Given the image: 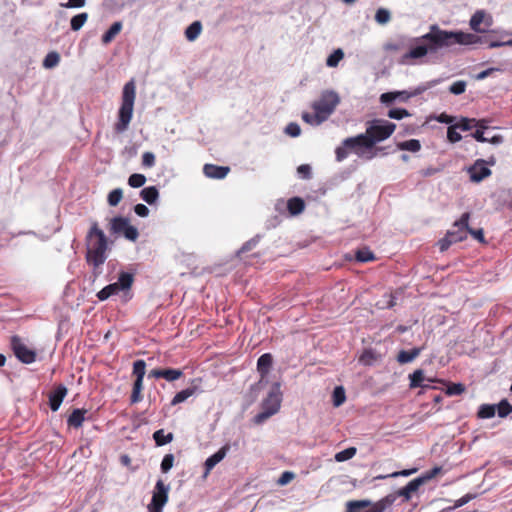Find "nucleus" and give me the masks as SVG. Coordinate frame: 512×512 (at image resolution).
Segmentation results:
<instances>
[{"label":"nucleus","mask_w":512,"mask_h":512,"mask_svg":"<svg viewBox=\"0 0 512 512\" xmlns=\"http://www.w3.org/2000/svg\"><path fill=\"white\" fill-rule=\"evenodd\" d=\"M481 40V37L474 33L444 30L433 24L427 33L410 40L409 50L401 56L400 63L414 64L425 57H434L451 51L456 45L472 46L481 43Z\"/></svg>","instance_id":"1"},{"label":"nucleus","mask_w":512,"mask_h":512,"mask_svg":"<svg viewBox=\"0 0 512 512\" xmlns=\"http://www.w3.org/2000/svg\"><path fill=\"white\" fill-rule=\"evenodd\" d=\"M396 129V125L388 120L373 119L367 122L365 133L354 137H349L347 143L354 142L360 147H364L366 153L371 155V160L375 158L379 152H383V148L375 147L379 142L388 139Z\"/></svg>","instance_id":"2"},{"label":"nucleus","mask_w":512,"mask_h":512,"mask_svg":"<svg viewBox=\"0 0 512 512\" xmlns=\"http://www.w3.org/2000/svg\"><path fill=\"white\" fill-rule=\"evenodd\" d=\"M340 103V96L333 90L323 91L312 104L313 112H303L302 120L311 125L319 126L334 113Z\"/></svg>","instance_id":"3"},{"label":"nucleus","mask_w":512,"mask_h":512,"mask_svg":"<svg viewBox=\"0 0 512 512\" xmlns=\"http://www.w3.org/2000/svg\"><path fill=\"white\" fill-rule=\"evenodd\" d=\"M135 99L136 83L134 79H131L122 89L121 104L117 112V120L113 127L116 133L122 134L128 130L133 117Z\"/></svg>","instance_id":"4"},{"label":"nucleus","mask_w":512,"mask_h":512,"mask_svg":"<svg viewBox=\"0 0 512 512\" xmlns=\"http://www.w3.org/2000/svg\"><path fill=\"white\" fill-rule=\"evenodd\" d=\"M108 248L105 233L94 222L87 234V261L93 265L94 270L98 269L107 259Z\"/></svg>","instance_id":"5"},{"label":"nucleus","mask_w":512,"mask_h":512,"mask_svg":"<svg viewBox=\"0 0 512 512\" xmlns=\"http://www.w3.org/2000/svg\"><path fill=\"white\" fill-rule=\"evenodd\" d=\"M134 282V276L129 272H121L118 280L105 286L97 293V298L100 301H105L111 296L123 294L124 301H128L131 298V286Z\"/></svg>","instance_id":"6"},{"label":"nucleus","mask_w":512,"mask_h":512,"mask_svg":"<svg viewBox=\"0 0 512 512\" xmlns=\"http://www.w3.org/2000/svg\"><path fill=\"white\" fill-rule=\"evenodd\" d=\"M282 394L280 391V384L275 383L267 397L262 402V411L254 417L256 424L263 423L266 419L276 414L281 405Z\"/></svg>","instance_id":"7"},{"label":"nucleus","mask_w":512,"mask_h":512,"mask_svg":"<svg viewBox=\"0 0 512 512\" xmlns=\"http://www.w3.org/2000/svg\"><path fill=\"white\" fill-rule=\"evenodd\" d=\"M348 140L349 138H346L342 142V145L337 147L335 150L336 160L338 162H341L344 159H346L349 152L356 154L361 159L371 160V155H368L366 153L365 149H363L364 147H360L358 146V144H355L354 142L347 143Z\"/></svg>","instance_id":"8"},{"label":"nucleus","mask_w":512,"mask_h":512,"mask_svg":"<svg viewBox=\"0 0 512 512\" xmlns=\"http://www.w3.org/2000/svg\"><path fill=\"white\" fill-rule=\"evenodd\" d=\"M169 489V485H166L162 480H158L148 506L163 511L164 506L168 502Z\"/></svg>","instance_id":"9"},{"label":"nucleus","mask_w":512,"mask_h":512,"mask_svg":"<svg viewBox=\"0 0 512 512\" xmlns=\"http://www.w3.org/2000/svg\"><path fill=\"white\" fill-rule=\"evenodd\" d=\"M11 346L16 357L23 363L31 364L35 361L36 354L33 350L27 348L18 336L11 338Z\"/></svg>","instance_id":"10"},{"label":"nucleus","mask_w":512,"mask_h":512,"mask_svg":"<svg viewBox=\"0 0 512 512\" xmlns=\"http://www.w3.org/2000/svg\"><path fill=\"white\" fill-rule=\"evenodd\" d=\"M385 505L382 502L372 504L368 500L349 501L346 512H383Z\"/></svg>","instance_id":"11"},{"label":"nucleus","mask_w":512,"mask_h":512,"mask_svg":"<svg viewBox=\"0 0 512 512\" xmlns=\"http://www.w3.org/2000/svg\"><path fill=\"white\" fill-rule=\"evenodd\" d=\"M470 218V214L468 212L464 213L461 218L454 223V229L448 231L453 234L452 241L455 243L461 242L467 237L468 232V221Z\"/></svg>","instance_id":"12"},{"label":"nucleus","mask_w":512,"mask_h":512,"mask_svg":"<svg viewBox=\"0 0 512 512\" xmlns=\"http://www.w3.org/2000/svg\"><path fill=\"white\" fill-rule=\"evenodd\" d=\"M468 173L472 182H481L491 175V170L487 167L484 160H477L469 169Z\"/></svg>","instance_id":"13"},{"label":"nucleus","mask_w":512,"mask_h":512,"mask_svg":"<svg viewBox=\"0 0 512 512\" xmlns=\"http://www.w3.org/2000/svg\"><path fill=\"white\" fill-rule=\"evenodd\" d=\"M230 450V445L225 444L223 447H221L216 453L208 457L205 461V474L204 476H207L210 471L219 463L221 462L225 456L227 455L228 451Z\"/></svg>","instance_id":"14"},{"label":"nucleus","mask_w":512,"mask_h":512,"mask_svg":"<svg viewBox=\"0 0 512 512\" xmlns=\"http://www.w3.org/2000/svg\"><path fill=\"white\" fill-rule=\"evenodd\" d=\"M67 394L64 385H58L49 395V405L52 411H57Z\"/></svg>","instance_id":"15"},{"label":"nucleus","mask_w":512,"mask_h":512,"mask_svg":"<svg viewBox=\"0 0 512 512\" xmlns=\"http://www.w3.org/2000/svg\"><path fill=\"white\" fill-rule=\"evenodd\" d=\"M229 167L218 166L214 164H205L203 167V173L206 177L212 179H223L229 173Z\"/></svg>","instance_id":"16"},{"label":"nucleus","mask_w":512,"mask_h":512,"mask_svg":"<svg viewBox=\"0 0 512 512\" xmlns=\"http://www.w3.org/2000/svg\"><path fill=\"white\" fill-rule=\"evenodd\" d=\"M198 380H193L192 385L186 389L181 390L180 392L176 393L171 401V405L175 406L178 405L184 401H186L189 397L195 395L200 391L199 386L195 383Z\"/></svg>","instance_id":"17"},{"label":"nucleus","mask_w":512,"mask_h":512,"mask_svg":"<svg viewBox=\"0 0 512 512\" xmlns=\"http://www.w3.org/2000/svg\"><path fill=\"white\" fill-rule=\"evenodd\" d=\"M273 363L272 355L265 353L258 358L257 371L261 376V381L268 375Z\"/></svg>","instance_id":"18"},{"label":"nucleus","mask_w":512,"mask_h":512,"mask_svg":"<svg viewBox=\"0 0 512 512\" xmlns=\"http://www.w3.org/2000/svg\"><path fill=\"white\" fill-rule=\"evenodd\" d=\"M286 208L291 216H296L301 214L305 209L304 200L300 197L290 198L286 202Z\"/></svg>","instance_id":"19"},{"label":"nucleus","mask_w":512,"mask_h":512,"mask_svg":"<svg viewBox=\"0 0 512 512\" xmlns=\"http://www.w3.org/2000/svg\"><path fill=\"white\" fill-rule=\"evenodd\" d=\"M424 482V477H418L416 479L411 480L405 487H403L399 491V495L405 497L406 499H410L412 493L416 492Z\"/></svg>","instance_id":"20"},{"label":"nucleus","mask_w":512,"mask_h":512,"mask_svg":"<svg viewBox=\"0 0 512 512\" xmlns=\"http://www.w3.org/2000/svg\"><path fill=\"white\" fill-rule=\"evenodd\" d=\"M486 13L483 10H477L469 21L470 28L476 33L485 32V29L481 28V24L484 22Z\"/></svg>","instance_id":"21"},{"label":"nucleus","mask_w":512,"mask_h":512,"mask_svg":"<svg viewBox=\"0 0 512 512\" xmlns=\"http://www.w3.org/2000/svg\"><path fill=\"white\" fill-rule=\"evenodd\" d=\"M422 348H413L409 351L401 350L397 356V361L400 364H407L416 359L421 353Z\"/></svg>","instance_id":"22"},{"label":"nucleus","mask_w":512,"mask_h":512,"mask_svg":"<svg viewBox=\"0 0 512 512\" xmlns=\"http://www.w3.org/2000/svg\"><path fill=\"white\" fill-rule=\"evenodd\" d=\"M141 198L149 205L154 204L159 198V191L155 186L145 187L140 192Z\"/></svg>","instance_id":"23"},{"label":"nucleus","mask_w":512,"mask_h":512,"mask_svg":"<svg viewBox=\"0 0 512 512\" xmlns=\"http://www.w3.org/2000/svg\"><path fill=\"white\" fill-rule=\"evenodd\" d=\"M410 387L416 388V387H422V388H428L430 387V384L424 383L425 376L424 372L420 369L415 370L410 376Z\"/></svg>","instance_id":"24"},{"label":"nucleus","mask_w":512,"mask_h":512,"mask_svg":"<svg viewBox=\"0 0 512 512\" xmlns=\"http://www.w3.org/2000/svg\"><path fill=\"white\" fill-rule=\"evenodd\" d=\"M85 410L75 409L68 418V424L72 427L79 428L85 420Z\"/></svg>","instance_id":"25"},{"label":"nucleus","mask_w":512,"mask_h":512,"mask_svg":"<svg viewBox=\"0 0 512 512\" xmlns=\"http://www.w3.org/2000/svg\"><path fill=\"white\" fill-rule=\"evenodd\" d=\"M121 29H122V23L119 21L114 22L110 26V28L103 34L102 43L103 44L110 43L115 38V36L120 33Z\"/></svg>","instance_id":"26"},{"label":"nucleus","mask_w":512,"mask_h":512,"mask_svg":"<svg viewBox=\"0 0 512 512\" xmlns=\"http://www.w3.org/2000/svg\"><path fill=\"white\" fill-rule=\"evenodd\" d=\"M202 31V24L199 21H194L185 30V37L188 41L196 40Z\"/></svg>","instance_id":"27"},{"label":"nucleus","mask_w":512,"mask_h":512,"mask_svg":"<svg viewBox=\"0 0 512 512\" xmlns=\"http://www.w3.org/2000/svg\"><path fill=\"white\" fill-rule=\"evenodd\" d=\"M129 224V220L124 217H115L111 220V231L115 234L123 233Z\"/></svg>","instance_id":"28"},{"label":"nucleus","mask_w":512,"mask_h":512,"mask_svg":"<svg viewBox=\"0 0 512 512\" xmlns=\"http://www.w3.org/2000/svg\"><path fill=\"white\" fill-rule=\"evenodd\" d=\"M153 439L155 440L157 446H163L173 440V434H165L163 429H159L153 433Z\"/></svg>","instance_id":"29"},{"label":"nucleus","mask_w":512,"mask_h":512,"mask_svg":"<svg viewBox=\"0 0 512 512\" xmlns=\"http://www.w3.org/2000/svg\"><path fill=\"white\" fill-rule=\"evenodd\" d=\"M398 148L403 151L418 152L421 149V144L417 139H410L400 142Z\"/></svg>","instance_id":"30"},{"label":"nucleus","mask_w":512,"mask_h":512,"mask_svg":"<svg viewBox=\"0 0 512 512\" xmlns=\"http://www.w3.org/2000/svg\"><path fill=\"white\" fill-rule=\"evenodd\" d=\"M87 19H88V14L86 12L79 13V14L75 15L74 17H72V19L70 21L71 29L73 31L80 30L83 27V25L86 23Z\"/></svg>","instance_id":"31"},{"label":"nucleus","mask_w":512,"mask_h":512,"mask_svg":"<svg viewBox=\"0 0 512 512\" xmlns=\"http://www.w3.org/2000/svg\"><path fill=\"white\" fill-rule=\"evenodd\" d=\"M496 413V405L483 404L479 407L478 417L482 419L492 418Z\"/></svg>","instance_id":"32"},{"label":"nucleus","mask_w":512,"mask_h":512,"mask_svg":"<svg viewBox=\"0 0 512 512\" xmlns=\"http://www.w3.org/2000/svg\"><path fill=\"white\" fill-rule=\"evenodd\" d=\"M391 20V12L386 8H379L375 13V21L380 25H386Z\"/></svg>","instance_id":"33"},{"label":"nucleus","mask_w":512,"mask_h":512,"mask_svg":"<svg viewBox=\"0 0 512 512\" xmlns=\"http://www.w3.org/2000/svg\"><path fill=\"white\" fill-rule=\"evenodd\" d=\"M60 62V55L53 51V52H49L46 57L44 58V61H43V66L47 69H51V68H54L55 66H57Z\"/></svg>","instance_id":"34"},{"label":"nucleus","mask_w":512,"mask_h":512,"mask_svg":"<svg viewBox=\"0 0 512 512\" xmlns=\"http://www.w3.org/2000/svg\"><path fill=\"white\" fill-rule=\"evenodd\" d=\"M344 57V52L342 51V49H336L334 50L333 53H331L327 60H326V65L328 67H336L339 62L343 59Z\"/></svg>","instance_id":"35"},{"label":"nucleus","mask_w":512,"mask_h":512,"mask_svg":"<svg viewBox=\"0 0 512 512\" xmlns=\"http://www.w3.org/2000/svg\"><path fill=\"white\" fill-rule=\"evenodd\" d=\"M332 398H333V405L335 407L341 406L346 400L344 388L342 386L335 387V389L333 391Z\"/></svg>","instance_id":"36"},{"label":"nucleus","mask_w":512,"mask_h":512,"mask_svg":"<svg viewBox=\"0 0 512 512\" xmlns=\"http://www.w3.org/2000/svg\"><path fill=\"white\" fill-rule=\"evenodd\" d=\"M146 372V363L144 360H137L133 363V373L136 380L143 381Z\"/></svg>","instance_id":"37"},{"label":"nucleus","mask_w":512,"mask_h":512,"mask_svg":"<svg viewBox=\"0 0 512 512\" xmlns=\"http://www.w3.org/2000/svg\"><path fill=\"white\" fill-rule=\"evenodd\" d=\"M356 448L355 447H349L347 449H344L338 453L335 454V460L337 462H344L351 458H353L356 454Z\"/></svg>","instance_id":"38"},{"label":"nucleus","mask_w":512,"mask_h":512,"mask_svg":"<svg viewBox=\"0 0 512 512\" xmlns=\"http://www.w3.org/2000/svg\"><path fill=\"white\" fill-rule=\"evenodd\" d=\"M146 182V177L143 174L134 173L128 178V184L132 188L142 187Z\"/></svg>","instance_id":"39"},{"label":"nucleus","mask_w":512,"mask_h":512,"mask_svg":"<svg viewBox=\"0 0 512 512\" xmlns=\"http://www.w3.org/2000/svg\"><path fill=\"white\" fill-rule=\"evenodd\" d=\"M142 389H143V381L135 380V382L133 384L132 394H131V402L132 403H137L142 399V397H141Z\"/></svg>","instance_id":"40"},{"label":"nucleus","mask_w":512,"mask_h":512,"mask_svg":"<svg viewBox=\"0 0 512 512\" xmlns=\"http://www.w3.org/2000/svg\"><path fill=\"white\" fill-rule=\"evenodd\" d=\"M123 197V192L120 188L113 189L108 194V203L110 206H117Z\"/></svg>","instance_id":"41"},{"label":"nucleus","mask_w":512,"mask_h":512,"mask_svg":"<svg viewBox=\"0 0 512 512\" xmlns=\"http://www.w3.org/2000/svg\"><path fill=\"white\" fill-rule=\"evenodd\" d=\"M475 125L476 119L474 118H462L459 122L456 123V126L459 128V130L462 131H469L475 128Z\"/></svg>","instance_id":"42"},{"label":"nucleus","mask_w":512,"mask_h":512,"mask_svg":"<svg viewBox=\"0 0 512 512\" xmlns=\"http://www.w3.org/2000/svg\"><path fill=\"white\" fill-rule=\"evenodd\" d=\"M182 374V371L179 369H163V378L169 382L178 380Z\"/></svg>","instance_id":"43"},{"label":"nucleus","mask_w":512,"mask_h":512,"mask_svg":"<svg viewBox=\"0 0 512 512\" xmlns=\"http://www.w3.org/2000/svg\"><path fill=\"white\" fill-rule=\"evenodd\" d=\"M174 465V455L173 454H166L161 462L160 468L162 473H167L170 471V469Z\"/></svg>","instance_id":"44"},{"label":"nucleus","mask_w":512,"mask_h":512,"mask_svg":"<svg viewBox=\"0 0 512 512\" xmlns=\"http://www.w3.org/2000/svg\"><path fill=\"white\" fill-rule=\"evenodd\" d=\"M356 259L359 262H368L374 259V255L369 249L363 248L356 252Z\"/></svg>","instance_id":"45"},{"label":"nucleus","mask_w":512,"mask_h":512,"mask_svg":"<svg viewBox=\"0 0 512 512\" xmlns=\"http://www.w3.org/2000/svg\"><path fill=\"white\" fill-rule=\"evenodd\" d=\"M406 94V91H400V92H387L383 93L380 96V101L385 104H390L396 99H398V95H404Z\"/></svg>","instance_id":"46"},{"label":"nucleus","mask_w":512,"mask_h":512,"mask_svg":"<svg viewBox=\"0 0 512 512\" xmlns=\"http://www.w3.org/2000/svg\"><path fill=\"white\" fill-rule=\"evenodd\" d=\"M409 112L403 108H393L388 112V116L392 119L401 120L407 116H409Z\"/></svg>","instance_id":"47"},{"label":"nucleus","mask_w":512,"mask_h":512,"mask_svg":"<svg viewBox=\"0 0 512 512\" xmlns=\"http://www.w3.org/2000/svg\"><path fill=\"white\" fill-rule=\"evenodd\" d=\"M496 409L500 417H505L512 412V406L506 400H502L496 406Z\"/></svg>","instance_id":"48"},{"label":"nucleus","mask_w":512,"mask_h":512,"mask_svg":"<svg viewBox=\"0 0 512 512\" xmlns=\"http://www.w3.org/2000/svg\"><path fill=\"white\" fill-rule=\"evenodd\" d=\"M459 128L456 124L451 125L447 130V138L450 142L455 143L461 140V135L457 131Z\"/></svg>","instance_id":"49"},{"label":"nucleus","mask_w":512,"mask_h":512,"mask_svg":"<svg viewBox=\"0 0 512 512\" xmlns=\"http://www.w3.org/2000/svg\"><path fill=\"white\" fill-rule=\"evenodd\" d=\"M452 237H453V234L447 232L445 237L442 238L441 240H439L438 246H439V249L441 252L446 251L452 244L455 243L454 241H452Z\"/></svg>","instance_id":"50"},{"label":"nucleus","mask_w":512,"mask_h":512,"mask_svg":"<svg viewBox=\"0 0 512 512\" xmlns=\"http://www.w3.org/2000/svg\"><path fill=\"white\" fill-rule=\"evenodd\" d=\"M466 82L465 81H456L450 87L449 91L454 95H460L465 92Z\"/></svg>","instance_id":"51"},{"label":"nucleus","mask_w":512,"mask_h":512,"mask_svg":"<svg viewBox=\"0 0 512 512\" xmlns=\"http://www.w3.org/2000/svg\"><path fill=\"white\" fill-rule=\"evenodd\" d=\"M285 133L290 137H298L301 134V128L297 123L291 122L286 126Z\"/></svg>","instance_id":"52"},{"label":"nucleus","mask_w":512,"mask_h":512,"mask_svg":"<svg viewBox=\"0 0 512 512\" xmlns=\"http://www.w3.org/2000/svg\"><path fill=\"white\" fill-rule=\"evenodd\" d=\"M122 234L125 236L126 239H128L130 241H135L139 235L137 228L130 225V223L128 224V226L126 227V229L124 230V232Z\"/></svg>","instance_id":"53"},{"label":"nucleus","mask_w":512,"mask_h":512,"mask_svg":"<svg viewBox=\"0 0 512 512\" xmlns=\"http://www.w3.org/2000/svg\"><path fill=\"white\" fill-rule=\"evenodd\" d=\"M142 165L151 168L155 165V155L152 152H145L142 155Z\"/></svg>","instance_id":"54"},{"label":"nucleus","mask_w":512,"mask_h":512,"mask_svg":"<svg viewBox=\"0 0 512 512\" xmlns=\"http://www.w3.org/2000/svg\"><path fill=\"white\" fill-rule=\"evenodd\" d=\"M465 387L460 383H454L448 386L446 393L450 396L460 395L464 392Z\"/></svg>","instance_id":"55"},{"label":"nucleus","mask_w":512,"mask_h":512,"mask_svg":"<svg viewBox=\"0 0 512 512\" xmlns=\"http://www.w3.org/2000/svg\"><path fill=\"white\" fill-rule=\"evenodd\" d=\"M299 176L303 179H309L311 177V167L308 164H302L297 168Z\"/></svg>","instance_id":"56"},{"label":"nucleus","mask_w":512,"mask_h":512,"mask_svg":"<svg viewBox=\"0 0 512 512\" xmlns=\"http://www.w3.org/2000/svg\"><path fill=\"white\" fill-rule=\"evenodd\" d=\"M295 475L293 472H290V471H285L281 474V476L279 477L278 479V484L279 485H286L288 484L290 481H292L294 479Z\"/></svg>","instance_id":"57"},{"label":"nucleus","mask_w":512,"mask_h":512,"mask_svg":"<svg viewBox=\"0 0 512 512\" xmlns=\"http://www.w3.org/2000/svg\"><path fill=\"white\" fill-rule=\"evenodd\" d=\"M473 498H474V496L471 495V494H466V495L462 496L461 498H459V499H457L455 501L452 509H456V508L464 506L465 504H467Z\"/></svg>","instance_id":"58"},{"label":"nucleus","mask_w":512,"mask_h":512,"mask_svg":"<svg viewBox=\"0 0 512 512\" xmlns=\"http://www.w3.org/2000/svg\"><path fill=\"white\" fill-rule=\"evenodd\" d=\"M134 211L140 217H147L149 215V209L144 204L135 205Z\"/></svg>","instance_id":"59"},{"label":"nucleus","mask_w":512,"mask_h":512,"mask_svg":"<svg viewBox=\"0 0 512 512\" xmlns=\"http://www.w3.org/2000/svg\"><path fill=\"white\" fill-rule=\"evenodd\" d=\"M85 0H68L67 3L62 4L66 8H81L85 6Z\"/></svg>","instance_id":"60"},{"label":"nucleus","mask_w":512,"mask_h":512,"mask_svg":"<svg viewBox=\"0 0 512 512\" xmlns=\"http://www.w3.org/2000/svg\"><path fill=\"white\" fill-rule=\"evenodd\" d=\"M484 134L485 131H482L481 129H476L472 133V137L478 142L485 143L488 140V137H486Z\"/></svg>","instance_id":"61"},{"label":"nucleus","mask_w":512,"mask_h":512,"mask_svg":"<svg viewBox=\"0 0 512 512\" xmlns=\"http://www.w3.org/2000/svg\"><path fill=\"white\" fill-rule=\"evenodd\" d=\"M499 69L498 68H488L486 70H483L481 71L480 73H478L475 78L477 80H484L485 78H487L488 76H490L494 71H498Z\"/></svg>","instance_id":"62"},{"label":"nucleus","mask_w":512,"mask_h":512,"mask_svg":"<svg viewBox=\"0 0 512 512\" xmlns=\"http://www.w3.org/2000/svg\"><path fill=\"white\" fill-rule=\"evenodd\" d=\"M489 122L490 121L487 119L476 120L475 128L481 129L482 131H486L489 129Z\"/></svg>","instance_id":"63"},{"label":"nucleus","mask_w":512,"mask_h":512,"mask_svg":"<svg viewBox=\"0 0 512 512\" xmlns=\"http://www.w3.org/2000/svg\"><path fill=\"white\" fill-rule=\"evenodd\" d=\"M468 232L477 240L483 242L484 241V234H483V230L482 229H479V230H473V229H470L468 227Z\"/></svg>","instance_id":"64"}]
</instances>
